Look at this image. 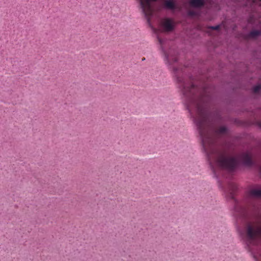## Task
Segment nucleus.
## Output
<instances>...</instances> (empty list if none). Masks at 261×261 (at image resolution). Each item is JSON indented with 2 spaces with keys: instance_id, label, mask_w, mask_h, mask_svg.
<instances>
[{
  "instance_id": "nucleus-1",
  "label": "nucleus",
  "mask_w": 261,
  "mask_h": 261,
  "mask_svg": "<svg viewBox=\"0 0 261 261\" xmlns=\"http://www.w3.org/2000/svg\"><path fill=\"white\" fill-rule=\"evenodd\" d=\"M158 39L165 63L172 70L178 87L183 94L187 108L197 126L203 150L214 176L218 178L219 170L233 171L237 167V160L229 155L225 150L217 146L215 143L216 136L225 133L227 128L222 126L217 128L212 122V116L207 110L205 103L206 90L200 91L191 80L186 79L184 76L183 68L174 65L178 61L176 50L172 47L165 49V41L159 37Z\"/></svg>"
},
{
  "instance_id": "nucleus-2",
  "label": "nucleus",
  "mask_w": 261,
  "mask_h": 261,
  "mask_svg": "<svg viewBox=\"0 0 261 261\" xmlns=\"http://www.w3.org/2000/svg\"><path fill=\"white\" fill-rule=\"evenodd\" d=\"M239 231L249 251L257 260V256L259 255L257 250L261 248V220L247 222Z\"/></svg>"
},
{
  "instance_id": "nucleus-3",
  "label": "nucleus",
  "mask_w": 261,
  "mask_h": 261,
  "mask_svg": "<svg viewBox=\"0 0 261 261\" xmlns=\"http://www.w3.org/2000/svg\"><path fill=\"white\" fill-rule=\"evenodd\" d=\"M237 190V186L235 184L231 183L228 187L224 190L226 196L229 199L233 200L235 202L234 215L239 219H245L247 217V212L245 208L241 206L234 199V193Z\"/></svg>"
},
{
  "instance_id": "nucleus-4",
  "label": "nucleus",
  "mask_w": 261,
  "mask_h": 261,
  "mask_svg": "<svg viewBox=\"0 0 261 261\" xmlns=\"http://www.w3.org/2000/svg\"><path fill=\"white\" fill-rule=\"evenodd\" d=\"M174 22L170 18H166L162 22V25L166 31H171L174 28Z\"/></svg>"
},
{
  "instance_id": "nucleus-5",
  "label": "nucleus",
  "mask_w": 261,
  "mask_h": 261,
  "mask_svg": "<svg viewBox=\"0 0 261 261\" xmlns=\"http://www.w3.org/2000/svg\"><path fill=\"white\" fill-rule=\"evenodd\" d=\"M241 160L246 166H251L253 164L250 155L247 153H244L241 155Z\"/></svg>"
},
{
  "instance_id": "nucleus-6",
  "label": "nucleus",
  "mask_w": 261,
  "mask_h": 261,
  "mask_svg": "<svg viewBox=\"0 0 261 261\" xmlns=\"http://www.w3.org/2000/svg\"><path fill=\"white\" fill-rule=\"evenodd\" d=\"M249 194L251 197H261V188L257 187L252 188L250 190Z\"/></svg>"
},
{
  "instance_id": "nucleus-7",
  "label": "nucleus",
  "mask_w": 261,
  "mask_h": 261,
  "mask_svg": "<svg viewBox=\"0 0 261 261\" xmlns=\"http://www.w3.org/2000/svg\"><path fill=\"white\" fill-rule=\"evenodd\" d=\"M164 7L168 10H174L176 5L174 0H165L164 3Z\"/></svg>"
},
{
  "instance_id": "nucleus-8",
  "label": "nucleus",
  "mask_w": 261,
  "mask_h": 261,
  "mask_svg": "<svg viewBox=\"0 0 261 261\" xmlns=\"http://www.w3.org/2000/svg\"><path fill=\"white\" fill-rule=\"evenodd\" d=\"M205 0H189V4L194 8H201L205 4Z\"/></svg>"
},
{
  "instance_id": "nucleus-9",
  "label": "nucleus",
  "mask_w": 261,
  "mask_h": 261,
  "mask_svg": "<svg viewBox=\"0 0 261 261\" xmlns=\"http://www.w3.org/2000/svg\"><path fill=\"white\" fill-rule=\"evenodd\" d=\"M260 35H261V31L256 30H254L251 31L249 33V36L250 37H252V38L257 37Z\"/></svg>"
},
{
  "instance_id": "nucleus-10",
  "label": "nucleus",
  "mask_w": 261,
  "mask_h": 261,
  "mask_svg": "<svg viewBox=\"0 0 261 261\" xmlns=\"http://www.w3.org/2000/svg\"><path fill=\"white\" fill-rule=\"evenodd\" d=\"M261 89V85H257L253 87V91L254 93L258 92Z\"/></svg>"
},
{
  "instance_id": "nucleus-11",
  "label": "nucleus",
  "mask_w": 261,
  "mask_h": 261,
  "mask_svg": "<svg viewBox=\"0 0 261 261\" xmlns=\"http://www.w3.org/2000/svg\"><path fill=\"white\" fill-rule=\"evenodd\" d=\"M210 28L211 29H212L213 30H216L219 28V25L212 26V27H211Z\"/></svg>"
},
{
  "instance_id": "nucleus-12",
  "label": "nucleus",
  "mask_w": 261,
  "mask_h": 261,
  "mask_svg": "<svg viewBox=\"0 0 261 261\" xmlns=\"http://www.w3.org/2000/svg\"><path fill=\"white\" fill-rule=\"evenodd\" d=\"M189 14H190V15H193V12H189Z\"/></svg>"
}]
</instances>
